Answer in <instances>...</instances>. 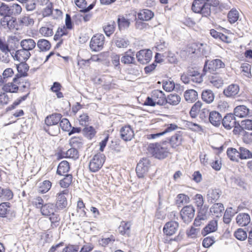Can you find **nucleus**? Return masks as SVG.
<instances>
[{
  "label": "nucleus",
  "mask_w": 252,
  "mask_h": 252,
  "mask_svg": "<svg viewBox=\"0 0 252 252\" xmlns=\"http://www.w3.org/2000/svg\"><path fill=\"white\" fill-rule=\"evenodd\" d=\"M165 95L162 91L158 90L153 91L151 93V97H147L144 102L145 105L153 107L156 105H165Z\"/></svg>",
  "instance_id": "1"
},
{
  "label": "nucleus",
  "mask_w": 252,
  "mask_h": 252,
  "mask_svg": "<svg viewBox=\"0 0 252 252\" xmlns=\"http://www.w3.org/2000/svg\"><path fill=\"white\" fill-rule=\"evenodd\" d=\"M148 151L156 158L160 159L167 157L169 153L165 146L158 143L150 144L148 146Z\"/></svg>",
  "instance_id": "2"
},
{
  "label": "nucleus",
  "mask_w": 252,
  "mask_h": 252,
  "mask_svg": "<svg viewBox=\"0 0 252 252\" xmlns=\"http://www.w3.org/2000/svg\"><path fill=\"white\" fill-rule=\"evenodd\" d=\"M207 0H194L192 4L191 9L196 13L201 14L204 16H209L211 10L208 8Z\"/></svg>",
  "instance_id": "3"
},
{
  "label": "nucleus",
  "mask_w": 252,
  "mask_h": 252,
  "mask_svg": "<svg viewBox=\"0 0 252 252\" xmlns=\"http://www.w3.org/2000/svg\"><path fill=\"white\" fill-rule=\"evenodd\" d=\"M224 63L220 59L213 60L210 62L207 60L204 65L203 74L205 75L207 72H214L219 69L224 68Z\"/></svg>",
  "instance_id": "4"
},
{
  "label": "nucleus",
  "mask_w": 252,
  "mask_h": 252,
  "mask_svg": "<svg viewBox=\"0 0 252 252\" xmlns=\"http://www.w3.org/2000/svg\"><path fill=\"white\" fill-rule=\"evenodd\" d=\"M105 159L104 154L97 153L91 160L89 164V169L91 171L95 172L102 166Z\"/></svg>",
  "instance_id": "5"
},
{
  "label": "nucleus",
  "mask_w": 252,
  "mask_h": 252,
  "mask_svg": "<svg viewBox=\"0 0 252 252\" xmlns=\"http://www.w3.org/2000/svg\"><path fill=\"white\" fill-rule=\"evenodd\" d=\"M194 214L195 209L191 205L184 207L180 212L181 217L186 223H189L192 220L194 217Z\"/></svg>",
  "instance_id": "6"
},
{
  "label": "nucleus",
  "mask_w": 252,
  "mask_h": 252,
  "mask_svg": "<svg viewBox=\"0 0 252 252\" xmlns=\"http://www.w3.org/2000/svg\"><path fill=\"white\" fill-rule=\"evenodd\" d=\"M105 37L102 34H96L92 38L90 47L94 51H99L103 47Z\"/></svg>",
  "instance_id": "7"
},
{
  "label": "nucleus",
  "mask_w": 252,
  "mask_h": 252,
  "mask_svg": "<svg viewBox=\"0 0 252 252\" xmlns=\"http://www.w3.org/2000/svg\"><path fill=\"white\" fill-rule=\"evenodd\" d=\"M150 166V160L147 158H143L138 163L136 172L139 178H143L147 173Z\"/></svg>",
  "instance_id": "8"
},
{
  "label": "nucleus",
  "mask_w": 252,
  "mask_h": 252,
  "mask_svg": "<svg viewBox=\"0 0 252 252\" xmlns=\"http://www.w3.org/2000/svg\"><path fill=\"white\" fill-rule=\"evenodd\" d=\"M137 61L141 64H144L149 63L152 57V52L149 49L141 50L136 54Z\"/></svg>",
  "instance_id": "9"
},
{
  "label": "nucleus",
  "mask_w": 252,
  "mask_h": 252,
  "mask_svg": "<svg viewBox=\"0 0 252 252\" xmlns=\"http://www.w3.org/2000/svg\"><path fill=\"white\" fill-rule=\"evenodd\" d=\"M11 56L15 61L19 62H26L30 57L31 54L30 52L27 51L22 48L17 50L15 53L12 52L10 53Z\"/></svg>",
  "instance_id": "10"
},
{
  "label": "nucleus",
  "mask_w": 252,
  "mask_h": 252,
  "mask_svg": "<svg viewBox=\"0 0 252 252\" xmlns=\"http://www.w3.org/2000/svg\"><path fill=\"white\" fill-rule=\"evenodd\" d=\"M179 224L176 221H169L164 225L163 232L166 236H172L177 231Z\"/></svg>",
  "instance_id": "11"
},
{
  "label": "nucleus",
  "mask_w": 252,
  "mask_h": 252,
  "mask_svg": "<svg viewBox=\"0 0 252 252\" xmlns=\"http://www.w3.org/2000/svg\"><path fill=\"white\" fill-rule=\"evenodd\" d=\"M221 124L224 128L230 130L235 126H239V123L236 121L235 117L232 114H227L222 119Z\"/></svg>",
  "instance_id": "12"
},
{
  "label": "nucleus",
  "mask_w": 252,
  "mask_h": 252,
  "mask_svg": "<svg viewBox=\"0 0 252 252\" xmlns=\"http://www.w3.org/2000/svg\"><path fill=\"white\" fill-rule=\"evenodd\" d=\"M0 24L4 29L12 30L16 29L17 21L13 17L5 16L1 19Z\"/></svg>",
  "instance_id": "13"
},
{
  "label": "nucleus",
  "mask_w": 252,
  "mask_h": 252,
  "mask_svg": "<svg viewBox=\"0 0 252 252\" xmlns=\"http://www.w3.org/2000/svg\"><path fill=\"white\" fill-rule=\"evenodd\" d=\"M68 190L64 189L57 194L56 207L60 209L65 208L67 205V201L65 195H68Z\"/></svg>",
  "instance_id": "14"
},
{
  "label": "nucleus",
  "mask_w": 252,
  "mask_h": 252,
  "mask_svg": "<svg viewBox=\"0 0 252 252\" xmlns=\"http://www.w3.org/2000/svg\"><path fill=\"white\" fill-rule=\"evenodd\" d=\"M239 92L240 88L239 85L232 84L224 89L223 93L227 97L234 98L236 96H239Z\"/></svg>",
  "instance_id": "15"
},
{
  "label": "nucleus",
  "mask_w": 252,
  "mask_h": 252,
  "mask_svg": "<svg viewBox=\"0 0 252 252\" xmlns=\"http://www.w3.org/2000/svg\"><path fill=\"white\" fill-rule=\"evenodd\" d=\"M252 114V111L245 105L237 106L234 110V114L239 118L250 117Z\"/></svg>",
  "instance_id": "16"
},
{
  "label": "nucleus",
  "mask_w": 252,
  "mask_h": 252,
  "mask_svg": "<svg viewBox=\"0 0 252 252\" xmlns=\"http://www.w3.org/2000/svg\"><path fill=\"white\" fill-rule=\"evenodd\" d=\"M221 194V191L219 189H211L207 193L206 198L209 203H214L217 202Z\"/></svg>",
  "instance_id": "17"
},
{
  "label": "nucleus",
  "mask_w": 252,
  "mask_h": 252,
  "mask_svg": "<svg viewBox=\"0 0 252 252\" xmlns=\"http://www.w3.org/2000/svg\"><path fill=\"white\" fill-rule=\"evenodd\" d=\"M120 135L124 141H130L134 136V132L130 126H126L121 128Z\"/></svg>",
  "instance_id": "18"
},
{
  "label": "nucleus",
  "mask_w": 252,
  "mask_h": 252,
  "mask_svg": "<svg viewBox=\"0 0 252 252\" xmlns=\"http://www.w3.org/2000/svg\"><path fill=\"white\" fill-rule=\"evenodd\" d=\"M222 117L221 115L216 111L210 112L209 120L211 124L215 126H219L221 124Z\"/></svg>",
  "instance_id": "19"
},
{
  "label": "nucleus",
  "mask_w": 252,
  "mask_h": 252,
  "mask_svg": "<svg viewBox=\"0 0 252 252\" xmlns=\"http://www.w3.org/2000/svg\"><path fill=\"white\" fill-rule=\"evenodd\" d=\"M224 210L223 205L221 203H214L210 208L211 214L216 217H220L222 216Z\"/></svg>",
  "instance_id": "20"
},
{
  "label": "nucleus",
  "mask_w": 252,
  "mask_h": 252,
  "mask_svg": "<svg viewBox=\"0 0 252 252\" xmlns=\"http://www.w3.org/2000/svg\"><path fill=\"white\" fill-rule=\"evenodd\" d=\"M62 115L59 113H54L50 115L45 119V123L47 126L59 125Z\"/></svg>",
  "instance_id": "21"
},
{
  "label": "nucleus",
  "mask_w": 252,
  "mask_h": 252,
  "mask_svg": "<svg viewBox=\"0 0 252 252\" xmlns=\"http://www.w3.org/2000/svg\"><path fill=\"white\" fill-rule=\"evenodd\" d=\"M218 228V222L216 220H212L209 222L206 226L202 230V234L203 236L215 232Z\"/></svg>",
  "instance_id": "22"
},
{
  "label": "nucleus",
  "mask_w": 252,
  "mask_h": 252,
  "mask_svg": "<svg viewBox=\"0 0 252 252\" xmlns=\"http://www.w3.org/2000/svg\"><path fill=\"white\" fill-rule=\"evenodd\" d=\"M20 45L22 48L30 52L35 48L36 42L33 39L31 38L25 39L21 40Z\"/></svg>",
  "instance_id": "23"
},
{
  "label": "nucleus",
  "mask_w": 252,
  "mask_h": 252,
  "mask_svg": "<svg viewBox=\"0 0 252 252\" xmlns=\"http://www.w3.org/2000/svg\"><path fill=\"white\" fill-rule=\"evenodd\" d=\"M56 207L52 203L44 204L40 209L41 213L43 216H51L56 212Z\"/></svg>",
  "instance_id": "24"
},
{
  "label": "nucleus",
  "mask_w": 252,
  "mask_h": 252,
  "mask_svg": "<svg viewBox=\"0 0 252 252\" xmlns=\"http://www.w3.org/2000/svg\"><path fill=\"white\" fill-rule=\"evenodd\" d=\"M236 220L239 225L246 226L250 223L251 219L249 214L240 213L236 217Z\"/></svg>",
  "instance_id": "25"
},
{
  "label": "nucleus",
  "mask_w": 252,
  "mask_h": 252,
  "mask_svg": "<svg viewBox=\"0 0 252 252\" xmlns=\"http://www.w3.org/2000/svg\"><path fill=\"white\" fill-rule=\"evenodd\" d=\"M130 227L129 222L122 221L118 227V231L122 235L128 236L130 233Z\"/></svg>",
  "instance_id": "26"
},
{
  "label": "nucleus",
  "mask_w": 252,
  "mask_h": 252,
  "mask_svg": "<svg viewBox=\"0 0 252 252\" xmlns=\"http://www.w3.org/2000/svg\"><path fill=\"white\" fill-rule=\"evenodd\" d=\"M70 169V166L68 162L66 160L61 161L58 166L57 173L60 175H65Z\"/></svg>",
  "instance_id": "27"
},
{
  "label": "nucleus",
  "mask_w": 252,
  "mask_h": 252,
  "mask_svg": "<svg viewBox=\"0 0 252 252\" xmlns=\"http://www.w3.org/2000/svg\"><path fill=\"white\" fill-rule=\"evenodd\" d=\"M20 63L17 65V68L18 74L16 77H25L27 76V71L29 70V66L26 62H20Z\"/></svg>",
  "instance_id": "28"
},
{
  "label": "nucleus",
  "mask_w": 252,
  "mask_h": 252,
  "mask_svg": "<svg viewBox=\"0 0 252 252\" xmlns=\"http://www.w3.org/2000/svg\"><path fill=\"white\" fill-rule=\"evenodd\" d=\"M178 128V126L174 124H171L168 126L166 129L162 132L157 133L156 134H151L148 135V139H155L160 136L163 135L164 134L171 132L173 130L176 129Z\"/></svg>",
  "instance_id": "29"
},
{
  "label": "nucleus",
  "mask_w": 252,
  "mask_h": 252,
  "mask_svg": "<svg viewBox=\"0 0 252 252\" xmlns=\"http://www.w3.org/2000/svg\"><path fill=\"white\" fill-rule=\"evenodd\" d=\"M202 99L207 103H212L215 98V94L212 91L210 90H206L202 92Z\"/></svg>",
  "instance_id": "30"
},
{
  "label": "nucleus",
  "mask_w": 252,
  "mask_h": 252,
  "mask_svg": "<svg viewBox=\"0 0 252 252\" xmlns=\"http://www.w3.org/2000/svg\"><path fill=\"white\" fill-rule=\"evenodd\" d=\"M198 97V94L194 90H188L184 93V97L185 100L189 102H193L195 101Z\"/></svg>",
  "instance_id": "31"
},
{
  "label": "nucleus",
  "mask_w": 252,
  "mask_h": 252,
  "mask_svg": "<svg viewBox=\"0 0 252 252\" xmlns=\"http://www.w3.org/2000/svg\"><path fill=\"white\" fill-rule=\"evenodd\" d=\"M13 81L18 84L19 90L22 92L25 91V90L28 89L30 86V83L28 81H24V80L19 77H15L13 79Z\"/></svg>",
  "instance_id": "32"
},
{
  "label": "nucleus",
  "mask_w": 252,
  "mask_h": 252,
  "mask_svg": "<svg viewBox=\"0 0 252 252\" xmlns=\"http://www.w3.org/2000/svg\"><path fill=\"white\" fill-rule=\"evenodd\" d=\"M154 16V13L149 9H143L138 14V18L142 21H149Z\"/></svg>",
  "instance_id": "33"
},
{
  "label": "nucleus",
  "mask_w": 252,
  "mask_h": 252,
  "mask_svg": "<svg viewBox=\"0 0 252 252\" xmlns=\"http://www.w3.org/2000/svg\"><path fill=\"white\" fill-rule=\"evenodd\" d=\"M181 101V97L176 94H171L166 97V104L169 103L172 105H176Z\"/></svg>",
  "instance_id": "34"
},
{
  "label": "nucleus",
  "mask_w": 252,
  "mask_h": 252,
  "mask_svg": "<svg viewBox=\"0 0 252 252\" xmlns=\"http://www.w3.org/2000/svg\"><path fill=\"white\" fill-rule=\"evenodd\" d=\"M62 155L64 158L76 159L78 158V152L76 149L72 147L65 152L63 151Z\"/></svg>",
  "instance_id": "35"
},
{
  "label": "nucleus",
  "mask_w": 252,
  "mask_h": 252,
  "mask_svg": "<svg viewBox=\"0 0 252 252\" xmlns=\"http://www.w3.org/2000/svg\"><path fill=\"white\" fill-rule=\"evenodd\" d=\"M227 155L229 159L233 161H238L239 158V151L233 148H228Z\"/></svg>",
  "instance_id": "36"
},
{
  "label": "nucleus",
  "mask_w": 252,
  "mask_h": 252,
  "mask_svg": "<svg viewBox=\"0 0 252 252\" xmlns=\"http://www.w3.org/2000/svg\"><path fill=\"white\" fill-rule=\"evenodd\" d=\"M37 46L40 51H47L51 48V44L46 39H40L37 42Z\"/></svg>",
  "instance_id": "37"
},
{
  "label": "nucleus",
  "mask_w": 252,
  "mask_h": 252,
  "mask_svg": "<svg viewBox=\"0 0 252 252\" xmlns=\"http://www.w3.org/2000/svg\"><path fill=\"white\" fill-rule=\"evenodd\" d=\"M114 42L118 48H126L129 44V40L123 37L116 36Z\"/></svg>",
  "instance_id": "38"
},
{
  "label": "nucleus",
  "mask_w": 252,
  "mask_h": 252,
  "mask_svg": "<svg viewBox=\"0 0 252 252\" xmlns=\"http://www.w3.org/2000/svg\"><path fill=\"white\" fill-rule=\"evenodd\" d=\"M3 91L8 93H16L19 90V87L16 83L14 82L11 83H8L2 87Z\"/></svg>",
  "instance_id": "39"
},
{
  "label": "nucleus",
  "mask_w": 252,
  "mask_h": 252,
  "mask_svg": "<svg viewBox=\"0 0 252 252\" xmlns=\"http://www.w3.org/2000/svg\"><path fill=\"white\" fill-rule=\"evenodd\" d=\"M21 6L17 3H14L9 5V16L12 17V16H16L19 15L22 12Z\"/></svg>",
  "instance_id": "40"
},
{
  "label": "nucleus",
  "mask_w": 252,
  "mask_h": 252,
  "mask_svg": "<svg viewBox=\"0 0 252 252\" xmlns=\"http://www.w3.org/2000/svg\"><path fill=\"white\" fill-rule=\"evenodd\" d=\"M44 130L52 136L57 135L60 131L59 125H46L44 126Z\"/></svg>",
  "instance_id": "41"
},
{
  "label": "nucleus",
  "mask_w": 252,
  "mask_h": 252,
  "mask_svg": "<svg viewBox=\"0 0 252 252\" xmlns=\"http://www.w3.org/2000/svg\"><path fill=\"white\" fill-rule=\"evenodd\" d=\"M116 28V23L114 21H110L107 24L103 27V30L108 36H110L113 33Z\"/></svg>",
  "instance_id": "42"
},
{
  "label": "nucleus",
  "mask_w": 252,
  "mask_h": 252,
  "mask_svg": "<svg viewBox=\"0 0 252 252\" xmlns=\"http://www.w3.org/2000/svg\"><path fill=\"white\" fill-rule=\"evenodd\" d=\"M210 83L217 88L221 87L223 84V80L220 76L215 75L210 78Z\"/></svg>",
  "instance_id": "43"
},
{
  "label": "nucleus",
  "mask_w": 252,
  "mask_h": 252,
  "mask_svg": "<svg viewBox=\"0 0 252 252\" xmlns=\"http://www.w3.org/2000/svg\"><path fill=\"white\" fill-rule=\"evenodd\" d=\"M182 136L180 133H176L170 139V144L173 148H176L181 144Z\"/></svg>",
  "instance_id": "44"
},
{
  "label": "nucleus",
  "mask_w": 252,
  "mask_h": 252,
  "mask_svg": "<svg viewBox=\"0 0 252 252\" xmlns=\"http://www.w3.org/2000/svg\"><path fill=\"white\" fill-rule=\"evenodd\" d=\"M52 184L48 180H45L39 184L38 191L44 193L47 192L51 188Z\"/></svg>",
  "instance_id": "45"
},
{
  "label": "nucleus",
  "mask_w": 252,
  "mask_h": 252,
  "mask_svg": "<svg viewBox=\"0 0 252 252\" xmlns=\"http://www.w3.org/2000/svg\"><path fill=\"white\" fill-rule=\"evenodd\" d=\"M69 144L71 147L75 149L80 148L83 144V140L80 137H72L69 141Z\"/></svg>",
  "instance_id": "46"
},
{
  "label": "nucleus",
  "mask_w": 252,
  "mask_h": 252,
  "mask_svg": "<svg viewBox=\"0 0 252 252\" xmlns=\"http://www.w3.org/2000/svg\"><path fill=\"white\" fill-rule=\"evenodd\" d=\"M64 176L65 177L60 181V185L62 188H67L72 183V176L69 174H66Z\"/></svg>",
  "instance_id": "47"
},
{
  "label": "nucleus",
  "mask_w": 252,
  "mask_h": 252,
  "mask_svg": "<svg viewBox=\"0 0 252 252\" xmlns=\"http://www.w3.org/2000/svg\"><path fill=\"white\" fill-rule=\"evenodd\" d=\"M202 106V103L200 101L196 102L191 107L189 114L191 118H195L196 117L198 113Z\"/></svg>",
  "instance_id": "48"
},
{
  "label": "nucleus",
  "mask_w": 252,
  "mask_h": 252,
  "mask_svg": "<svg viewBox=\"0 0 252 252\" xmlns=\"http://www.w3.org/2000/svg\"><path fill=\"white\" fill-rule=\"evenodd\" d=\"M239 158L247 159L252 158V153L247 149L244 147H240L239 149Z\"/></svg>",
  "instance_id": "49"
},
{
  "label": "nucleus",
  "mask_w": 252,
  "mask_h": 252,
  "mask_svg": "<svg viewBox=\"0 0 252 252\" xmlns=\"http://www.w3.org/2000/svg\"><path fill=\"white\" fill-rule=\"evenodd\" d=\"M227 17L231 24L235 23L239 18V12L236 9H231L228 13Z\"/></svg>",
  "instance_id": "50"
},
{
  "label": "nucleus",
  "mask_w": 252,
  "mask_h": 252,
  "mask_svg": "<svg viewBox=\"0 0 252 252\" xmlns=\"http://www.w3.org/2000/svg\"><path fill=\"white\" fill-rule=\"evenodd\" d=\"M60 128L61 127L63 130L65 131H69L71 128V126L69 121L66 118L61 119L59 122Z\"/></svg>",
  "instance_id": "51"
},
{
  "label": "nucleus",
  "mask_w": 252,
  "mask_h": 252,
  "mask_svg": "<svg viewBox=\"0 0 252 252\" xmlns=\"http://www.w3.org/2000/svg\"><path fill=\"white\" fill-rule=\"evenodd\" d=\"M83 134L89 139H91L95 134L96 131L93 126L85 127L83 129Z\"/></svg>",
  "instance_id": "52"
},
{
  "label": "nucleus",
  "mask_w": 252,
  "mask_h": 252,
  "mask_svg": "<svg viewBox=\"0 0 252 252\" xmlns=\"http://www.w3.org/2000/svg\"><path fill=\"white\" fill-rule=\"evenodd\" d=\"M189 201V198L184 194L178 195L176 199V203L179 206L188 203Z\"/></svg>",
  "instance_id": "53"
},
{
  "label": "nucleus",
  "mask_w": 252,
  "mask_h": 252,
  "mask_svg": "<svg viewBox=\"0 0 252 252\" xmlns=\"http://www.w3.org/2000/svg\"><path fill=\"white\" fill-rule=\"evenodd\" d=\"M121 62L124 64L135 63V58L134 55H129L127 53H126L125 55L121 58Z\"/></svg>",
  "instance_id": "54"
},
{
  "label": "nucleus",
  "mask_w": 252,
  "mask_h": 252,
  "mask_svg": "<svg viewBox=\"0 0 252 252\" xmlns=\"http://www.w3.org/2000/svg\"><path fill=\"white\" fill-rule=\"evenodd\" d=\"M39 32L44 36H51L53 34L52 26L42 27L39 29Z\"/></svg>",
  "instance_id": "55"
},
{
  "label": "nucleus",
  "mask_w": 252,
  "mask_h": 252,
  "mask_svg": "<svg viewBox=\"0 0 252 252\" xmlns=\"http://www.w3.org/2000/svg\"><path fill=\"white\" fill-rule=\"evenodd\" d=\"M20 23L25 26L32 25L34 23V20L28 15L23 16L20 18Z\"/></svg>",
  "instance_id": "56"
},
{
  "label": "nucleus",
  "mask_w": 252,
  "mask_h": 252,
  "mask_svg": "<svg viewBox=\"0 0 252 252\" xmlns=\"http://www.w3.org/2000/svg\"><path fill=\"white\" fill-rule=\"evenodd\" d=\"M118 27L120 30L127 28L129 26L130 22L125 17H120L118 19Z\"/></svg>",
  "instance_id": "57"
},
{
  "label": "nucleus",
  "mask_w": 252,
  "mask_h": 252,
  "mask_svg": "<svg viewBox=\"0 0 252 252\" xmlns=\"http://www.w3.org/2000/svg\"><path fill=\"white\" fill-rule=\"evenodd\" d=\"M235 237L239 240L244 241L247 238V234L242 228L238 229L234 233Z\"/></svg>",
  "instance_id": "58"
},
{
  "label": "nucleus",
  "mask_w": 252,
  "mask_h": 252,
  "mask_svg": "<svg viewBox=\"0 0 252 252\" xmlns=\"http://www.w3.org/2000/svg\"><path fill=\"white\" fill-rule=\"evenodd\" d=\"M162 88L166 92H171L175 88V83L173 81H163L162 82Z\"/></svg>",
  "instance_id": "59"
},
{
  "label": "nucleus",
  "mask_w": 252,
  "mask_h": 252,
  "mask_svg": "<svg viewBox=\"0 0 252 252\" xmlns=\"http://www.w3.org/2000/svg\"><path fill=\"white\" fill-rule=\"evenodd\" d=\"M231 208L227 209L223 216V222L226 224H229L231 220V218L234 216L231 213Z\"/></svg>",
  "instance_id": "60"
},
{
  "label": "nucleus",
  "mask_w": 252,
  "mask_h": 252,
  "mask_svg": "<svg viewBox=\"0 0 252 252\" xmlns=\"http://www.w3.org/2000/svg\"><path fill=\"white\" fill-rule=\"evenodd\" d=\"M10 51L1 52L0 53V61L4 63H8L10 60Z\"/></svg>",
  "instance_id": "61"
},
{
  "label": "nucleus",
  "mask_w": 252,
  "mask_h": 252,
  "mask_svg": "<svg viewBox=\"0 0 252 252\" xmlns=\"http://www.w3.org/2000/svg\"><path fill=\"white\" fill-rule=\"evenodd\" d=\"M9 6L4 3H1L0 6V15L3 17L9 16Z\"/></svg>",
  "instance_id": "62"
},
{
  "label": "nucleus",
  "mask_w": 252,
  "mask_h": 252,
  "mask_svg": "<svg viewBox=\"0 0 252 252\" xmlns=\"http://www.w3.org/2000/svg\"><path fill=\"white\" fill-rule=\"evenodd\" d=\"M196 46L198 47L197 50L198 52L202 55L207 57L208 54V46L207 45L198 43V44L196 45Z\"/></svg>",
  "instance_id": "63"
},
{
  "label": "nucleus",
  "mask_w": 252,
  "mask_h": 252,
  "mask_svg": "<svg viewBox=\"0 0 252 252\" xmlns=\"http://www.w3.org/2000/svg\"><path fill=\"white\" fill-rule=\"evenodd\" d=\"M53 11V4L51 2L48 3L42 11L43 17L50 16Z\"/></svg>",
  "instance_id": "64"
}]
</instances>
